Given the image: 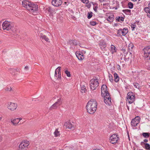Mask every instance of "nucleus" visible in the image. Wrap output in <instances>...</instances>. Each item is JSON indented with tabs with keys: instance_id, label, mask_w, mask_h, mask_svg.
<instances>
[{
	"instance_id": "f257e3e1",
	"label": "nucleus",
	"mask_w": 150,
	"mask_h": 150,
	"mask_svg": "<svg viewBox=\"0 0 150 150\" xmlns=\"http://www.w3.org/2000/svg\"><path fill=\"white\" fill-rule=\"evenodd\" d=\"M97 103L94 99H91L87 103L86 108L87 112L90 114L94 113L97 108Z\"/></svg>"
},
{
	"instance_id": "f03ea898",
	"label": "nucleus",
	"mask_w": 150,
	"mask_h": 150,
	"mask_svg": "<svg viewBox=\"0 0 150 150\" xmlns=\"http://www.w3.org/2000/svg\"><path fill=\"white\" fill-rule=\"evenodd\" d=\"M12 24V22L10 21H5L3 23L2 25L3 30H6L8 31L9 30L13 31L14 27Z\"/></svg>"
},
{
	"instance_id": "7ed1b4c3",
	"label": "nucleus",
	"mask_w": 150,
	"mask_h": 150,
	"mask_svg": "<svg viewBox=\"0 0 150 150\" xmlns=\"http://www.w3.org/2000/svg\"><path fill=\"white\" fill-rule=\"evenodd\" d=\"M90 87L91 89L94 90H95L98 86V81L97 79H92L90 81Z\"/></svg>"
},
{
	"instance_id": "20e7f679",
	"label": "nucleus",
	"mask_w": 150,
	"mask_h": 150,
	"mask_svg": "<svg viewBox=\"0 0 150 150\" xmlns=\"http://www.w3.org/2000/svg\"><path fill=\"white\" fill-rule=\"evenodd\" d=\"M62 103L61 99L59 98L57 99V101L56 102L53 104L50 108L49 109L50 110L56 109Z\"/></svg>"
},
{
	"instance_id": "39448f33",
	"label": "nucleus",
	"mask_w": 150,
	"mask_h": 150,
	"mask_svg": "<svg viewBox=\"0 0 150 150\" xmlns=\"http://www.w3.org/2000/svg\"><path fill=\"white\" fill-rule=\"evenodd\" d=\"M61 67H58L55 70V71L54 77L58 80H59L61 79Z\"/></svg>"
},
{
	"instance_id": "423d86ee",
	"label": "nucleus",
	"mask_w": 150,
	"mask_h": 150,
	"mask_svg": "<svg viewBox=\"0 0 150 150\" xmlns=\"http://www.w3.org/2000/svg\"><path fill=\"white\" fill-rule=\"evenodd\" d=\"M128 32V29L127 28L120 29L117 31V36L118 37L121 36V34H122V35L125 36Z\"/></svg>"
},
{
	"instance_id": "0eeeda50",
	"label": "nucleus",
	"mask_w": 150,
	"mask_h": 150,
	"mask_svg": "<svg viewBox=\"0 0 150 150\" xmlns=\"http://www.w3.org/2000/svg\"><path fill=\"white\" fill-rule=\"evenodd\" d=\"M127 98L128 100L129 103L131 104L134 100L135 96L132 92H129L127 93Z\"/></svg>"
},
{
	"instance_id": "6e6552de",
	"label": "nucleus",
	"mask_w": 150,
	"mask_h": 150,
	"mask_svg": "<svg viewBox=\"0 0 150 150\" xmlns=\"http://www.w3.org/2000/svg\"><path fill=\"white\" fill-rule=\"evenodd\" d=\"M119 139L117 134H113L110 137V140L111 143L114 144L117 143Z\"/></svg>"
},
{
	"instance_id": "1a4fd4ad",
	"label": "nucleus",
	"mask_w": 150,
	"mask_h": 150,
	"mask_svg": "<svg viewBox=\"0 0 150 150\" xmlns=\"http://www.w3.org/2000/svg\"><path fill=\"white\" fill-rule=\"evenodd\" d=\"M101 94L103 96L109 94L107 91V87L106 85L103 84L101 87Z\"/></svg>"
},
{
	"instance_id": "9d476101",
	"label": "nucleus",
	"mask_w": 150,
	"mask_h": 150,
	"mask_svg": "<svg viewBox=\"0 0 150 150\" xmlns=\"http://www.w3.org/2000/svg\"><path fill=\"white\" fill-rule=\"evenodd\" d=\"M150 49V47L149 46H147L144 49L143 51L144 52V57L145 58L149 57V59H150V57L149 56L150 52H149V50Z\"/></svg>"
},
{
	"instance_id": "9b49d317",
	"label": "nucleus",
	"mask_w": 150,
	"mask_h": 150,
	"mask_svg": "<svg viewBox=\"0 0 150 150\" xmlns=\"http://www.w3.org/2000/svg\"><path fill=\"white\" fill-rule=\"evenodd\" d=\"M103 96H104V99L105 103L108 105H110L111 104V98L109 94L104 95Z\"/></svg>"
},
{
	"instance_id": "f8f14e48",
	"label": "nucleus",
	"mask_w": 150,
	"mask_h": 150,
	"mask_svg": "<svg viewBox=\"0 0 150 150\" xmlns=\"http://www.w3.org/2000/svg\"><path fill=\"white\" fill-rule=\"evenodd\" d=\"M29 145L28 142L27 143H25V142H22L19 145V149L20 150H25V148L27 147Z\"/></svg>"
},
{
	"instance_id": "ddd939ff",
	"label": "nucleus",
	"mask_w": 150,
	"mask_h": 150,
	"mask_svg": "<svg viewBox=\"0 0 150 150\" xmlns=\"http://www.w3.org/2000/svg\"><path fill=\"white\" fill-rule=\"evenodd\" d=\"M28 6L30 9H37L38 8L37 4L33 3L28 2Z\"/></svg>"
},
{
	"instance_id": "4468645a",
	"label": "nucleus",
	"mask_w": 150,
	"mask_h": 150,
	"mask_svg": "<svg viewBox=\"0 0 150 150\" xmlns=\"http://www.w3.org/2000/svg\"><path fill=\"white\" fill-rule=\"evenodd\" d=\"M52 4L54 6H59L61 5L62 1L61 0H53Z\"/></svg>"
},
{
	"instance_id": "2eb2a0df",
	"label": "nucleus",
	"mask_w": 150,
	"mask_h": 150,
	"mask_svg": "<svg viewBox=\"0 0 150 150\" xmlns=\"http://www.w3.org/2000/svg\"><path fill=\"white\" fill-rule=\"evenodd\" d=\"M101 50L103 51H105L106 50V46L105 42L103 40H101L99 44Z\"/></svg>"
},
{
	"instance_id": "dca6fc26",
	"label": "nucleus",
	"mask_w": 150,
	"mask_h": 150,
	"mask_svg": "<svg viewBox=\"0 0 150 150\" xmlns=\"http://www.w3.org/2000/svg\"><path fill=\"white\" fill-rule=\"evenodd\" d=\"M17 105L16 104L13 103H10V104L8 106V108L11 110H14L17 108Z\"/></svg>"
},
{
	"instance_id": "f3484780",
	"label": "nucleus",
	"mask_w": 150,
	"mask_h": 150,
	"mask_svg": "<svg viewBox=\"0 0 150 150\" xmlns=\"http://www.w3.org/2000/svg\"><path fill=\"white\" fill-rule=\"evenodd\" d=\"M70 12L73 13L74 17L73 18H75L76 17H78L80 14V12L79 10H69Z\"/></svg>"
},
{
	"instance_id": "a211bd4d",
	"label": "nucleus",
	"mask_w": 150,
	"mask_h": 150,
	"mask_svg": "<svg viewBox=\"0 0 150 150\" xmlns=\"http://www.w3.org/2000/svg\"><path fill=\"white\" fill-rule=\"evenodd\" d=\"M139 122V120H136V119H133L131 122V125L133 126L136 127Z\"/></svg>"
},
{
	"instance_id": "6ab92c4d",
	"label": "nucleus",
	"mask_w": 150,
	"mask_h": 150,
	"mask_svg": "<svg viewBox=\"0 0 150 150\" xmlns=\"http://www.w3.org/2000/svg\"><path fill=\"white\" fill-rule=\"evenodd\" d=\"M22 119L21 118L20 119V118H16L13 120H11V122L14 125H17L19 122Z\"/></svg>"
},
{
	"instance_id": "aec40b11",
	"label": "nucleus",
	"mask_w": 150,
	"mask_h": 150,
	"mask_svg": "<svg viewBox=\"0 0 150 150\" xmlns=\"http://www.w3.org/2000/svg\"><path fill=\"white\" fill-rule=\"evenodd\" d=\"M68 44H69L70 45H73L74 46L78 44L77 42V41L76 40H69L67 42Z\"/></svg>"
},
{
	"instance_id": "412c9836",
	"label": "nucleus",
	"mask_w": 150,
	"mask_h": 150,
	"mask_svg": "<svg viewBox=\"0 0 150 150\" xmlns=\"http://www.w3.org/2000/svg\"><path fill=\"white\" fill-rule=\"evenodd\" d=\"M40 38H42V40H44L45 41L47 42H49V39L47 37V36L45 35H43L42 33L40 34Z\"/></svg>"
},
{
	"instance_id": "4be33fe9",
	"label": "nucleus",
	"mask_w": 150,
	"mask_h": 150,
	"mask_svg": "<svg viewBox=\"0 0 150 150\" xmlns=\"http://www.w3.org/2000/svg\"><path fill=\"white\" fill-rule=\"evenodd\" d=\"M76 55L78 59L79 60H82L84 59V57L82 54H79L76 52Z\"/></svg>"
},
{
	"instance_id": "5701e85b",
	"label": "nucleus",
	"mask_w": 150,
	"mask_h": 150,
	"mask_svg": "<svg viewBox=\"0 0 150 150\" xmlns=\"http://www.w3.org/2000/svg\"><path fill=\"white\" fill-rule=\"evenodd\" d=\"M110 16H109L107 18V20L110 22H112L114 18V16L113 14L110 15Z\"/></svg>"
},
{
	"instance_id": "b1692460",
	"label": "nucleus",
	"mask_w": 150,
	"mask_h": 150,
	"mask_svg": "<svg viewBox=\"0 0 150 150\" xmlns=\"http://www.w3.org/2000/svg\"><path fill=\"white\" fill-rule=\"evenodd\" d=\"M66 127L68 128V129H73L74 128L73 125H72L71 123L69 122H68L67 123H66Z\"/></svg>"
},
{
	"instance_id": "393cba45",
	"label": "nucleus",
	"mask_w": 150,
	"mask_h": 150,
	"mask_svg": "<svg viewBox=\"0 0 150 150\" xmlns=\"http://www.w3.org/2000/svg\"><path fill=\"white\" fill-rule=\"evenodd\" d=\"M114 76L115 77L114 81L116 82H117L119 80V78L118 74L116 73H115L114 74Z\"/></svg>"
},
{
	"instance_id": "a878e982",
	"label": "nucleus",
	"mask_w": 150,
	"mask_h": 150,
	"mask_svg": "<svg viewBox=\"0 0 150 150\" xmlns=\"http://www.w3.org/2000/svg\"><path fill=\"white\" fill-rule=\"evenodd\" d=\"M29 12L33 15H36L38 13V11L39 10H28Z\"/></svg>"
},
{
	"instance_id": "bb28decb",
	"label": "nucleus",
	"mask_w": 150,
	"mask_h": 150,
	"mask_svg": "<svg viewBox=\"0 0 150 150\" xmlns=\"http://www.w3.org/2000/svg\"><path fill=\"white\" fill-rule=\"evenodd\" d=\"M142 135L144 138H148L150 135V133L149 132H143Z\"/></svg>"
},
{
	"instance_id": "cd10ccee",
	"label": "nucleus",
	"mask_w": 150,
	"mask_h": 150,
	"mask_svg": "<svg viewBox=\"0 0 150 150\" xmlns=\"http://www.w3.org/2000/svg\"><path fill=\"white\" fill-rule=\"evenodd\" d=\"M124 18L123 17H120V16H118L117 17V18L116 19V21L118 22H122L124 21Z\"/></svg>"
},
{
	"instance_id": "c85d7f7f",
	"label": "nucleus",
	"mask_w": 150,
	"mask_h": 150,
	"mask_svg": "<svg viewBox=\"0 0 150 150\" xmlns=\"http://www.w3.org/2000/svg\"><path fill=\"white\" fill-rule=\"evenodd\" d=\"M87 91V89L86 88L85 86L83 85L81 87V92L82 93H85Z\"/></svg>"
},
{
	"instance_id": "c756f323",
	"label": "nucleus",
	"mask_w": 150,
	"mask_h": 150,
	"mask_svg": "<svg viewBox=\"0 0 150 150\" xmlns=\"http://www.w3.org/2000/svg\"><path fill=\"white\" fill-rule=\"evenodd\" d=\"M54 136L57 137L60 135L59 132L58 131V129H56L54 133Z\"/></svg>"
},
{
	"instance_id": "7c9ffc66",
	"label": "nucleus",
	"mask_w": 150,
	"mask_h": 150,
	"mask_svg": "<svg viewBox=\"0 0 150 150\" xmlns=\"http://www.w3.org/2000/svg\"><path fill=\"white\" fill-rule=\"evenodd\" d=\"M28 1L26 2L25 1H24L23 2L22 1V5L25 8H28Z\"/></svg>"
},
{
	"instance_id": "2f4dec72",
	"label": "nucleus",
	"mask_w": 150,
	"mask_h": 150,
	"mask_svg": "<svg viewBox=\"0 0 150 150\" xmlns=\"http://www.w3.org/2000/svg\"><path fill=\"white\" fill-rule=\"evenodd\" d=\"M103 11L104 12V13L105 12H106L105 13V15L106 16L108 17L109 16H111V15H110L111 14H113L112 13L110 12L109 11H105V10H103Z\"/></svg>"
},
{
	"instance_id": "473e14b6",
	"label": "nucleus",
	"mask_w": 150,
	"mask_h": 150,
	"mask_svg": "<svg viewBox=\"0 0 150 150\" xmlns=\"http://www.w3.org/2000/svg\"><path fill=\"white\" fill-rule=\"evenodd\" d=\"M134 86L136 88L139 89L141 88L139 83H133Z\"/></svg>"
},
{
	"instance_id": "72a5a7b5",
	"label": "nucleus",
	"mask_w": 150,
	"mask_h": 150,
	"mask_svg": "<svg viewBox=\"0 0 150 150\" xmlns=\"http://www.w3.org/2000/svg\"><path fill=\"white\" fill-rule=\"evenodd\" d=\"M145 145V148L148 150H150V144L147 143H144Z\"/></svg>"
},
{
	"instance_id": "f704fd0d",
	"label": "nucleus",
	"mask_w": 150,
	"mask_h": 150,
	"mask_svg": "<svg viewBox=\"0 0 150 150\" xmlns=\"http://www.w3.org/2000/svg\"><path fill=\"white\" fill-rule=\"evenodd\" d=\"M87 18L88 19L91 18L93 16V13L92 12H89L88 13Z\"/></svg>"
},
{
	"instance_id": "c9c22d12",
	"label": "nucleus",
	"mask_w": 150,
	"mask_h": 150,
	"mask_svg": "<svg viewBox=\"0 0 150 150\" xmlns=\"http://www.w3.org/2000/svg\"><path fill=\"white\" fill-rule=\"evenodd\" d=\"M93 3L92 2H90L89 3L88 2V3H86V6L88 8H89L91 7V5H93Z\"/></svg>"
},
{
	"instance_id": "e433bc0d",
	"label": "nucleus",
	"mask_w": 150,
	"mask_h": 150,
	"mask_svg": "<svg viewBox=\"0 0 150 150\" xmlns=\"http://www.w3.org/2000/svg\"><path fill=\"white\" fill-rule=\"evenodd\" d=\"M123 11L128 15L131 14V10H122Z\"/></svg>"
},
{
	"instance_id": "4c0bfd02",
	"label": "nucleus",
	"mask_w": 150,
	"mask_h": 150,
	"mask_svg": "<svg viewBox=\"0 0 150 150\" xmlns=\"http://www.w3.org/2000/svg\"><path fill=\"white\" fill-rule=\"evenodd\" d=\"M65 73L67 75V76L69 77H70L71 75L70 72L68 71L67 70H66L65 71Z\"/></svg>"
},
{
	"instance_id": "58836bf2",
	"label": "nucleus",
	"mask_w": 150,
	"mask_h": 150,
	"mask_svg": "<svg viewBox=\"0 0 150 150\" xmlns=\"http://www.w3.org/2000/svg\"><path fill=\"white\" fill-rule=\"evenodd\" d=\"M144 11L146 13L148 17L150 18V10H144Z\"/></svg>"
},
{
	"instance_id": "ea45409f",
	"label": "nucleus",
	"mask_w": 150,
	"mask_h": 150,
	"mask_svg": "<svg viewBox=\"0 0 150 150\" xmlns=\"http://www.w3.org/2000/svg\"><path fill=\"white\" fill-rule=\"evenodd\" d=\"M133 4L131 2L129 3L128 5V8L130 9H131L133 8Z\"/></svg>"
},
{
	"instance_id": "a19ab883",
	"label": "nucleus",
	"mask_w": 150,
	"mask_h": 150,
	"mask_svg": "<svg viewBox=\"0 0 150 150\" xmlns=\"http://www.w3.org/2000/svg\"><path fill=\"white\" fill-rule=\"evenodd\" d=\"M97 23L95 21H90V24L92 26L96 25Z\"/></svg>"
},
{
	"instance_id": "79ce46f5",
	"label": "nucleus",
	"mask_w": 150,
	"mask_h": 150,
	"mask_svg": "<svg viewBox=\"0 0 150 150\" xmlns=\"http://www.w3.org/2000/svg\"><path fill=\"white\" fill-rule=\"evenodd\" d=\"M93 9H96L98 8V5L96 3H93Z\"/></svg>"
},
{
	"instance_id": "37998d69",
	"label": "nucleus",
	"mask_w": 150,
	"mask_h": 150,
	"mask_svg": "<svg viewBox=\"0 0 150 150\" xmlns=\"http://www.w3.org/2000/svg\"><path fill=\"white\" fill-rule=\"evenodd\" d=\"M108 77L109 79V80L110 81V82H112L113 80L112 79V77L111 75L109 74L108 76Z\"/></svg>"
},
{
	"instance_id": "c03bdc74",
	"label": "nucleus",
	"mask_w": 150,
	"mask_h": 150,
	"mask_svg": "<svg viewBox=\"0 0 150 150\" xmlns=\"http://www.w3.org/2000/svg\"><path fill=\"white\" fill-rule=\"evenodd\" d=\"M128 54V52H127L126 53V55H124L125 57H124V60L125 61H126V60H127V59H128L129 58V57H127V55Z\"/></svg>"
},
{
	"instance_id": "a18cd8bd",
	"label": "nucleus",
	"mask_w": 150,
	"mask_h": 150,
	"mask_svg": "<svg viewBox=\"0 0 150 150\" xmlns=\"http://www.w3.org/2000/svg\"><path fill=\"white\" fill-rule=\"evenodd\" d=\"M136 27V25L135 23H133L131 25V28H132V30H134V28H135Z\"/></svg>"
},
{
	"instance_id": "49530a36",
	"label": "nucleus",
	"mask_w": 150,
	"mask_h": 150,
	"mask_svg": "<svg viewBox=\"0 0 150 150\" xmlns=\"http://www.w3.org/2000/svg\"><path fill=\"white\" fill-rule=\"evenodd\" d=\"M121 51L125 55H126V53L127 52L128 53V51H127L126 52V50L125 49H122Z\"/></svg>"
},
{
	"instance_id": "de8ad7c7",
	"label": "nucleus",
	"mask_w": 150,
	"mask_h": 150,
	"mask_svg": "<svg viewBox=\"0 0 150 150\" xmlns=\"http://www.w3.org/2000/svg\"><path fill=\"white\" fill-rule=\"evenodd\" d=\"M82 2L84 3H87L89 2L88 0H80Z\"/></svg>"
},
{
	"instance_id": "09e8293b",
	"label": "nucleus",
	"mask_w": 150,
	"mask_h": 150,
	"mask_svg": "<svg viewBox=\"0 0 150 150\" xmlns=\"http://www.w3.org/2000/svg\"><path fill=\"white\" fill-rule=\"evenodd\" d=\"M66 149H67V150H72L73 149L71 147L69 146H67L66 147Z\"/></svg>"
},
{
	"instance_id": "8fccbe9b",
	"label": "nucleus",
	"mask_w": 150,
	"mask_h": 150,
	"mask_svg": "<svg viewBox=\"0 0 150 150\" xmlns=\"http://www.w3.org/2000/svg\"><path fill=\"white\" fill-rule=\"evenodd\" d=\"M6 90L7 91H11L12 90V89L11 87H7L6 88Z\"/></svg>"
},
{
	"instance_id": "3c124183",
	"label": "nucleus",
	"mask_w": 150,
	"mask_h": 150,
	"mask_svg": "<svg viewBox=\"0 0 150 150\" xmlns=\"http://www.w3.org/2000/svg\"><path fill=\"white\" fill-rule=\"evenodd\" d=\"M117 69L118 70H121V68H120V66L118 65V64H117Z\"/></svg>"
},
{
	"instance_id": "603ef678",
	"label": "nucleus",
	"mask_w": 150,
	"mask_h": 150,
	"mask_svg": "<svg viewBox=\"0 0 150 150\" xmlns=\"http://www.w3.org/2000/svg\"><path fill=\"white\" fill-rule=\"evenodd\" d=\"M111 46H112V47H111V50H115V49L116 48V47H115L113 45H112Z\"/></svg>"
},
{
	"instance_id": "864d4df0",
	"label": "nucleus",
	"mask_w": 150,
	"mask_h": 150,
	"mask_svg": "<svg viewBox=\"0 0 150 150\" xmlns=\"http://www.w3.org/2000/svg\"><path fill=\"white\" fill-rule=\"evenodd\" d=\"M134 119H136V120H140V119L139 117L138 116H137Z\"/></svg>"
},
{
	"instance_id": "5fc2aeb1",
	"label": "nucleus",
	"mask_w": 150,
	"mask_h": 150,
	"mask_svg": "<svg viewBox=\"0 0 150 150\" xmlns=\"http://www.w3.org/2000/svg\"><path fill=\"white\" fill-rule=\"evenodd\" d=\"M144 142H148V140L146 139H145L144 140Z\"/></svg>"
},
{
	"instance_id": "6e6d98bb",
	"label": "nucleus",
	"mask_w": 150,
	"mask_h": 150,
	"mask_svg": "<svg viewBox=\"0 0 150 150\" xmlns=\"http://www.w3.org/2000/svg\"><path fill=\"white\" fill-rule=\"evenodd\" d=\"M28 66H26L25 67V69L28 70Z\"/></svg>"
},
{
	"instance_id": "4d7b16f0",
	"label": "nucleus",
	"mask_w": 150,
	"mask_h": 150,
	"mask_svg": "<svg viewBox=\"0 0 150 150\" xmlns=\"http://www.w3.org/2000/svg\"><path fill=\"white\" fill-rule=\"evenodd\" d=\"M2 141V137L1 136H0V142Z\"/></svg>"
},
{
	"instance_id": "13d9d810",
	"label": "nucleus",
	"mask_w": 150,
	"mask_h": 150,
	"mask_svg": "<svg viewBox=\"0 0 150 150\" xmlns=\"http://www.w3.org/2000/svg\"><path fill=\"white\" fill-rule=\"evenodd\" d=\"M148 6L149 7H150V3H149L148 5Z\"/></svg>"
},
{
	"instance_id": "bf43d9fd",
	"label": "nucleus",
	"mask_w": 150,
	"mask_h": 150,
	"mask_svg": "<svg viewBox=\"0 0 150 150\" xmlns=\"http://www.w3.org/2000/svg\"><path fill=\"white\" fill-rule=\"evenodd\" d=\"M144 142H141V145H142V144H144Z\"/></svg>"
},
{
	"instance_id": "052dcab7",
	"label": "nucleus",
	"mask_w": 150,
	"mask_h": 150,
	"mask_svg": "<svg viewBox=\"0 0 150 150\" xmlns=\"http://www.w3.org/2000/svg\"><path fill=\"white\" fill-rule=\"evenodd\" d=\"M48 10V12H50H50H51V11H52V10Z\"/></svg>"
},
{
	"instance_id": "680f3d73",
	"label": "nucleus",
	"mask_w": 150,
	"mask_h": 150,
	"mask_svg": "<svg viewBox=\"0 0 150 150\" xmlns=\"http://www.w3.org/2000/svg\"><path fill=\"white\" fill-rule=\"evenodd\" d=\"M129 54H130L131 56L132 55V53L131 52H129Z\"/></svg>"
},
{
	"instance_id": "e2e57ef3",
	"label": "nucleus",
	"mask_w": 150,
	"mask_h": 150,
	"mask_svg": "<svg viewBox=\"0 0 150 150\" xmlns=\"http://www.w3.org/2000/svg\"><path fill=\"white\" fill-rule=\"evenodd\" d=\"M146 8H149V7H145L144 8V9H146Z\"/></svg>"
},
{
	"instance_id": "0e129e2a",
	"label": "nucleus",
	"mask_w": 150,
	"mask_h": 150,
	"mask_svg": "<svg viewBox=\"0 0 150 150\" xmlns=\"http://www.w3.org/2000/svg\"><path fill=\"white\" fill-rule=\"evenodd\" d=\"M127 109H128V110H129V107L128 106H127Z\"/></svg>"
},
{
	"instance_id": "69168bd1",
	"label": "nucleus",
	"mask_w": 150,
	"mask_h": 150,
	"mask_svg": "<svg viewBox=\"0 0 150 150\" xmlns=\"http://www.w3.org/2000/svg\"><path fill=\"white\" fill-rule=\"evenodd\" d=\"M24 142H25V143H28V142H27L26 141H24Z\"/></svg>"
},
{
	"instance_id": "338daca9",
	"label": "nucleus",
	"mask_w": 150,
	"mask_h": 150,
	"mask_svg": "<svg viewBox=\"0 0 150 150\" xmlns=\"http://www.w3.org/2000/svg\"><path fill=\"white\" fill-rule=\"evenodd\" d=\"M49 9H50L51 8L50 7H49Z\"/></svg>"
},
{
	"instance_id": "774afa93",
	"label": "nucleus",
	"mask_w": 150,
	"mask_h": 150,
	"mask_svg": "<svg viewBox=\"0 0 150 150\" xmlns=\"http://www.w3.org/2000/svg\"><path fill=\"white\" fill-rule=\"evenodd\" d=\"M149 69L150 70V66L149 67Z\"/></svg>"
}]
</instances>
